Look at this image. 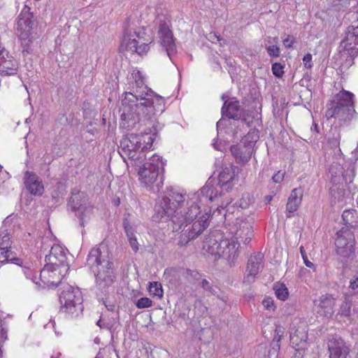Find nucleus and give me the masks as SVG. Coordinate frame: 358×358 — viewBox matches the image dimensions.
<instances>
[{
    "instance_id": "nucleus-1",
    "label": "nucleus",
    "mask_w": 358,
    "mask_h": 358,
    "mask_svg": "<svg viewBox=\"0 0 358 358\" xmlns=\"http://www.w3.org/2000/svg\"><path fill=\"white\" fill-rule=\"evenodd\" d=\"M185 196L186 194L178 191H169L165 196L158 200L153 215L156 221L171 220L175 231H179L192 222V225L180 235L178 241L180 246H185L196 238L208 227L210 217L208 213L194 220L200 213L199 203L206 204L215 201L217 198V192L214 193L212 187L206 186L187 201Z\"/></svg>"
},
{
    "instance_id": "nucleus-2",
    "label": "nucleus",
    "mask_w": 358,
    "mask_h": 358,
    "mask_svg": "<svg viewBox=\"0 0 358 358\" xmlns=\"http://www.w3.org/2000/svg\"><path fill=\"white\" fill-rule=\"evenodd\" d=\"M132 92L124 93L122 101L121 125L131 129L141 120H149L164 110L165 100L145 85V78L138 70L131 73Z\"/></svg>"
},
{
    "instance_id": "nucleus-3",
    "label": "nucleus",
    "mask_w": 358,
    "mask_h": 358,
    "mask_svg": "<svg viewBox=\"0 0 358 358\" xmlns=\"http://www.w3.org/2000/svg\"><path fill=\"white\" fill-rule=\"evenodd\" d=\"M87 264L94 274L96 285L99 289L103 291L112 285L115 280L113 263L109 258L105 244L101 243L90 250Z\"/></svg>"
},
{
    "instance_id": "nucleus-4",
    "label": "nucleus",
    "mask_w": 358,
    "mask_h": 358,
    "mask_svg": "<svg viewBox=\"0 0 358 358\" xmlns=\"http://www.w3.org/2000/svg\"><path fill=\"white\" fill-rule=\"evenodd\" d=\"M203 248L210 255L222 258L229 266H235L240 253V241L236 238L224 237L220 231H214L204 241Z\"/></svg>"
},
{
    "instance_id": "nucleus-5",
    "label": "nucleus",
    "mask_w": 358,
    "mask_h": 358,
    "mask_svg": "<svg viewBox=\"0 0 358 358\" xmlns=\"http://www.w3.org/2000/svg\"><path fill=\"white\" fill-rule=\"evenodd\" d=\"M153 141L150 134H130L120 141L119 153L127 166L138 165L146 159L145 152L152 147Z\"/></svg>"
},
{
    "instance_id": "nucleus-6",
    "label": "nucleus",
    "mask_w": 358,
    "mask_h": 358,
    "mask_svg": "<svg viewBox=\"0 0 358 358\" xmlns=\"http://www.w3.org/2000/svg\"><path fill=\"white\" fill-rule=\"evenodd\" d=\"M15 31L23 54H31L37 44L36 40L39 36L36 21L30 8L27 6L22 8L17 17Z\"/></svg>"
},
{
    "instance_id": "nucleus-7",
    "label": "nucleus",
    "mask_w": 358,
    "mask_h": 358,
    "mask_svg": "<svg viewBox=\"0 0 358 358\" xmlns=\"http://www.w3.org/2000/svg\"><path fill=\"white\" fill-rule=\"evenodd\" d=\"M354 94L343 90L334 97L332 106L326 112L327 118L334 117L339 121L352 120L356 115L354 104Z\"/></svg>"
},
{
    "instance_id": "nucleus-8",
    "label": "nucleus",
    "mask_w": 358,
    "mask_h": 358,
    "mask_svg": "<svg viewBox=\"0 0 358 358\" xmlns=\"http://www.w3.org/2000/svg\"><path fill=\"white\" fill-rule=\"evenodd\" d=\"M162 166L159 156L153 155L148 161H143L138 165L134 166L138 167V174L139 180L145 187L152 190L154 192H159L162 182L157 181L159 166Z\"/></svg>"
},
{
    "instance_id": "nucleus-9",
    "label": "nucleus",
    "mask_w": 358,
    "mask_h": 358,
    "mask_svg": "<svg viewBox=\"0 0 358 358\" xmlns=\"http://www.w3.org/2000/svg\"><path fill=\"white\" fill-rule=\"evenodd\" d=\"M61 310L72 317H78L83 310V296L78 287L66 285L59 294Z\"/></svg>"
},
{
    "instance_id": "nucleus-10",
    "label": "nucleus",
    "mask_w": 358,
    "mask_h": 358,
    "mask_svg": "<svg viewBox=\"0 0 358 358\" xmlns=\"http://www.w3.org/2000/svg\"><path fill=\"white\" fill-rule=\"evenodd\" d=\"M258 139V132L254 130L249 131L237 145L231 147V152L238 164L244 165L250 161Z\"/></svg>"
},
{
    "instance_id": "nucleus-11",
    "label": "nucleus",
    "mask_w": 358,
    "mask_h": 358,
    "mask_svg": "<svg viewBox=\"0 0 358 358\" xmlns=\"http://www.w3.org/2000/svg\"><path fill=\"white\" fill-rule=\"evenodd\" d=\"M253 219L251 217H238L230 227L228 236L241 241L244 244L250 242L252 236Z\"/></svg>"
},
{
    "instance_id": "nucleus-12",
    "label": "nucleus",
    "mask_w": 358,
    "mask_h": 358,
    "mask_svg": "<svg viewBox=\"0 0 358 358\" xmlns=\"http://www.w3.org/2000/svg\"><path fill=\"white\" fill-rule=\"evenodd\" d=\"M355 239L351 230L342 228L336 234L335 241L336 252L342 257H350L354 252Z\"/></svg>"
},
{
    "instance_id": "nucleus-13",
    "label": "nucleus",
    "mask_w": 358,
    "mask_h": 358,
    "mask_svg": "<svg viewBox=\"0 0 358 358\" xmlns=\"http://www.w3.org/2000/svg\"><path fill=\"white\" fill-rule=\"evenodd\" d=\"M69 205L80 217L82 224L92 214V208L87 203V197L84 192H73L69 199Z\"/></svg>"
},
{
    "instance_id": "nucleus-14",
    "label": "nucleus",
    "mask_w": 358,
    "mask_h": 358,
    "mask_svg": "<svg viewBox=\"0 0 358 358\" xmlns=\"http://www.w3.org/2000/svg\"><path fill=\"white\" fill-rule=\"evenodd\" d=\"M264 255L262 252H255L248 259L243 283L251 284L255 282L257 275L263 268Z\"/></svg>"
},
{
    "instance_id": "nucleus-15",
    "label": "nucleus",
    "mask_w": 358,
    "mask_h": 358,
    "mask_svg": "<svg viewBox=\"0 0 358 358\" xmlns=\"http://www.w3.org/2000/svg\"><path fill=\"white\" fill-rule=\"evenodd\" d=\"M66 274L63 268L47 264L41 271L40 278L44 285L57 287Z\"/></svg>"
},
{
    "instance_id": "nucleus-16",
    "label": "nucleus",
    "mask_w": 358,
    "mask_h": 358,
    "mask_svg": "<svg viewBox=\"0 0 358 358\" xmlns=\"http://www.w3.org/2000/svg\"><path fill=\"white\" fill-rule=\"evenodd\" d=\"M329 173L331 174V181L333 184L350 183L355 177L353 167H349L344 171L343 167L338 162L332 163L329 168Z\"/></svg>"
},
{
    "instance_id": "nucleus-17",
    "label": "nucleus",
    "mask_w": 358,
    "mask_h": 358,
    "mask_svg": "<svg viewBox=\"0 0 358 358\" xmlns=\"http://www.w3.org/2000/svg\"><path fill=\"white\" fill-rule=\"evenodd\" d=\"M47 264L63 268L66 273L69 266L66 261V250L59 245H53L49 255L45 256Z\"/></svg>"
},
{
    "instance_id": "nucleus-18",
    "label": "nucleus",
    "mask_w": 358,
    "mask_h": 358,
    "mask_svg": "<svg viewBox=\"0 0 358 358\" xmlns=\"http://www.w3.org/2000/svg\"><path fill=\"white\" fill-rule=\"evenodd\" d=\"M158 34L160 44L164 48L169 58L171 59V57L176 52V47L172 32L166 22L159 24Z\"/></svg>"
},
{
    "instance_id": "nucleus-19",
    "label": "nucleus",
    "mask_w": 358,
    "mask_h": 358,
    "mask_svg": "<svg viewBox=\"0 0 358 358\" xmlns=\"http://www.w3.org/2000/svg\"><path fill=\"white\" fill-rule=\"evenodd\" d=\"M308 338V326L306 322L298 321L293 323L290 332V342L298 350L303 349Z\"/></svg>"
},
{
    "instance_id": "nucleus-20",
    "label": "nucleus",
    "mask_w": 358,
    "mask_h": 358,
    "mask_svg": "<svg viewBox=\"0 0 358 358\" xmlns=\"http://www.w3.org/2000/svg\"><path fill=\"white\" fill-rule=\"evenodd\" d=\"M24 184L31 195L41 196L44 192L45 189L42 180L34 172H25Z\"/></svg>"
},
{
    "instance_id": "nucleus-21",
    "label": "nucleus",
    "mask_w": 358,
    "mask_h": 358,
    "mask_svg": "<svg viewBox=\"0 0 358 358\" xmlns=\"http://www.w3.org/2000/svg\"><path fill=\"white\" fill-rule=\"evenodd\" d=\"M341 45L351 55L358 54V26H350L348 28L345 38Z\"/></svg>"
},
{
    "instance_id": "nucleus-22",
    "label": "nucleus",
    "mask_w": 358,
    "mask_h": 358,
    "mask_svg": "<svg viewBox=\"0 0 358 358\" xmlns=\"http://www.w3.org/2000/svg\"><path fill=\"white\" fill-rule=\"evenodd\" d=\"M330 358H348V348L341 338H333L328 341Z\"/></svg>"
},
{
    "instance_id": "nucleus-23",
    "label": "nucleus",
    "mask_w": 358,
    "mask_h": 358,
    "mask_svg": "<svg viewBox=\"0 0 358 358\" xmlns=\"http://www.w3.org/2000/svg\"><path fill=\"white\" fill-rule=\"evenodd\" d=\"M237 175V167L231 163L224 164L218 174V183L221 185L231 182Z\"/></svg>"
},
{
    "instance_id": "nucleus-24",
    "label": "nucleus",
    "mask_w": 358,
    "mask_h": 358,
    "mask_svg": "<svg viewBox=\"0 0 358 358\" xmlns=\"http://www.w3.org/2000/svg\"><path fill=\"white\" fill-rule=\"evenodd\" d=\"M222 114L229 119L238 120L241 117L239 101L235 98L225 101L222 108Z\"/></svg>"
},
{
    "instance_id": "nucleus-25",
    "label": "nucleus",
    "mask_w": 358,
    "mask_h": 358,
    "mask_svg": "<svg viewBox=\"0 0 358 358\" xmlns=\"http://www.w3.org/2000/svg\"><path fill=\"white\" fill-rule=\"evenodd\" d=\"M19 64L13 57L5 56L0 63V74L2 76H12L17 73Z\"/></svg>"
},
{
    "instance_id": "nucleus-26",
    "label": "nucleus",
    "mask_w": 358,
    "mask_h": 358,
    "mask_svg": "<svg viewBox=\"0 0 358 358\" xmlns=\"http://www.w3.org/2000/svg\"><path fill=\"white\" fill-rule=\"evenodd\" d=\"M335 305L336 299L331 294L322 295L319 299L320 312L327 317H330L334 315Z\"/></svg>"
},
{
    "instance_id": "nucleus-27",
    "label": "nucleus",
    "mask_w": 358,
    "mask_h": 358,
    "mask_svg": "<svg viewBox=\"0 0 358 358\" xmlns=\"http://www.w3.org/2000/svg\"><path fill=\"white\" fill-rule=\"evenodd\" d=\"M141 38L136 31H125L121 42V48L122 50L133 52L136 50V45L140 43Z\"/></svg>"
},
{
    "instance_id": "nucleus-28",
    "label": "nucleus",
    "mask_w": 358,
    "mask_h": 358,
    "mask_svg": "<svg viewBox=\"0 0 358 358\" xmlns=\"http://www.w3.org/2000/svg\"><path fill=\"white\" fill-rule=\"evenodd\" d=\"M303 196V189L301 188L294 189L290 196L288 198L287 203V210L289 214L287 215V217H291V213L295 212L299 208Z\"/></svg>"
},
{
    "instance_id": "nucleus-29",
    "label": "nucleus",
    "mask_w": 358,
    "mask_h": 358,
    "mask_svg": "<svg viewBox=\"0 0 358 358\" xmlns=\"http://www.w3.org/2000/svg\"><path fill=\"white\" fill-rule=\"evenodd\" d=\"M0 263H12L22 266L23 261L20 258L16 257L15 254L13 253L10 248L0 247Z\"/></svg>"
},
{
    "instance_id": "nucleus-30",
    "label": "nucleus",
    "mask_w": 358,
    "mask_h": 358,
    "mask_svg": "<svg viewBox=\"0 0 358 358\" xmlns=\"http://www.w3.org/2000/svg\"><path fill=\"white\" fill-rule=\"evenodd\" d=\"M342 185L343 183H336L330 187V194L335 202H341L346 196V191L343 189Z\"/></svg>"
},
{
    "instance_id": "nucleus-31",
    "label": "nucleus",
    "mask_w": 358,
    "mask_h": 358,
    "mask_svg": "<svg viewBox=\"0 0 358 358\" xmlns=\"http://www.w3.org/2000/svg\"><path fill=\"white\" fill-rule=\"evenodd\" d=\"M124 228L125 230L126 235L128 238V241L132 250L136 252L138 250V243L137 238L135 236L134 229L131 226H130L125 221L124 222Z\"/></svg>"
},
{
    "instance_id": "nucleus-32",
    "label": "nucleus",
    "mask_w": 358,
    "mask_h": 358,
    "mask_svg": "<svg viewBox=\"0 0 358 358\" xmlns=\"http://www.w3.org/2000/svg\"><path fill=\"white\" fill-rule=\"evenodd\" d=\"M341 134L339 132H335L333 134L332 137L328 138L327 144L328 146L332 150H337V154L339 155H342L341 150L340 148Z\"/></svg>"
},
{
    "instance_id": "nucleus-33",
    "label": "nucleus",
    "mask_w": 358,
    "mask_h": 358,
    "mask_svg": "<svg viewBox=\"0 0 358 358\" xmlns=\"http://www.w3.org/2000/svg\"><path fill=\"white\" fill-rule=\"evenodd\" d=\"M273 289L276 297L281 300L285 301L289 296L288 289L284 284L277 283L274 285Z\"/></svg>"
},
{
    "instance_id": "nucleus-34",
    "label": "nucleus",
    "mask_w": 358,
    "mask_h": 358,
    "mask_svg": "<svg viewBox=\"0 0 358 358\" xmlns=\"http://www.w3.org/2000/svg\"><path fill=\"white\" fill-rule=\"evenodd\" d=\"M148 291L153 296L161 299L163 296L164 291L162 285L159 282H151L148 286Z\"/></svg>"
},
{
    "instance_id": "nucleus-35",
    "label": "nucleus",
    "mask_w": 358,
    "mask_h": 358,
    "mask_svg": "<svg viewBox=\"0 0 358 358\" xmlns=\"http://www.w3.org/2000/svg\"><path fill=\"white\" fill-rule=\"evenodd\" d=\"M11 243L10 234L6 230L0 231V247L10 248Z\"/></svg>"
},
{
    "instance_id": "nucleus-36",
    "label": "nucleus",
    "mask_w": 358,
    "mask_h": 358,
    "mask_svg": "<svg viewBox=\"0 0 358 358\" xmlns=\"http://www.w3.org/2000/svg\"><path fill=\"white\" fill-rule=\"evenodd\" d=\"M356 210H344L342 214V218L347 224L353 225L355 223Z\"/></svg>"
},
{
    "instance_id": "nucleus-37",
    "label": "nucleus",
    "mask_w": 358,
    "mask_h": 358,
    "mask_svg": "<svg viewBox=\"0 0 358 358\" xmlns=\"http://www.w3.org/2000/svg\"><path fill=\"white\" fill-rule=\"evenodd\" d=\"M253 202L252 197L248 194H243L239 200L238 204L241 208H247Z\"/></svg>"
},
{
    "instance_id": "nucleus-38",
    "label": "nucleus",
    "mask_w": 358,
    "mask_h": 358,
    "mask_svg": "<svg viewBox=\"0 0 358 358\" xmlns=\"http://www.w3.org/2000/svg\"><path fill=\"white\" fill-rule=\"evenodd\" d=\"M152 302L151 299H150L148 297H142V298L139 299L136 303V306L138 308H149V307L152 306Z\"/></svg>"
},
{
    "instance_id": "nucleus-39",
    "label": "nucleus",
    "mask_w": 358,
    "mask_h": 358,
    "mask_svg": "<svg viewBox=\"0 0 358 358\" xmlns=\"http://www.w3.org/2000/svg\"><path fill=\"white\" fill-rule=\"evenodd\" d=\"M283 66L280 63H274L272 64V72L278 78H281L284 74Z\"/></svg>"
},
{
    "instance_id": "nucleus-40",
    "label": "nucleus",
    "mask_w": 358,
    "mask_h": 358,
    "mask_svg": "<svg viewBox=\"0 0 358 358\" xmlns=\"http://www.w3.org/2000/svg\"><path fill=\"white\" fill-rule=\"evenodd\" d=\"M149 50V46L145 43H141L140 45L137 44L136 50H134L132 53L136 52L140 55L145 54Z\"/></svg>"
},
{
    "instance_id": "nucleus-41",
    "label": "nucleus",
    "mask_w": 358,
    "mask_h": 358,
    "mask_svg": "<svg viewBox=\"0 0 358 358\" xmlns=\"http://www.w3.org/2000/svg\"><path fill=\"white\" fill-rule=\"evenodd\" d=\"M300 252L301 254V257H302V259L303 260V263L305 264V265L308 268H313L314 264L310 261H309V259L307 257V255L306 253V251L304 250V248L303 246L300 247Z\"/></svg>"
},
{
    "instance_id": "nucleus-42",
    "label": "nucleus",
    "mask_w": 358,
    "mask_h": 358,
    "mask_svg": "<svg viewBox=\"0 0 358 358\" xmlns=\"http://www.w3.org/2000/svg\"><path fill=\"white\" fill-rule=\"evenodd\" d=\"M266 50L271 57H278L280 53V48L276 45L266 47Z\"/></svg>"
},
{
    "instance_id": "nucleus-43",
    "label": "nucleus",
    "mask_w": 358,
    "mask_h": 358,
    "mask_svg": "<svg viewBox=\"0 0 358 358\" xmlns=\"http://www.w3.org/2000/svg\"><path fill=\"white\" fill-rule=\"evenodd\" d=\"M201 287L203 289H204L205 290L209 292L210 293H211L213 294H215V292H215V288L212 287L210 285V282L207 280L203 279L201 281Z\"/></svg>"
},
{
    "instance_id": "nucleus-44",
    "label": "nucleus",
    "mask_w": 358,
    "mask_h": 358,
    "mask_svg": "<svg viewBox=\"0 0 358 358\" xmlns=\"http://www.w3.org/2000/svg\"><path fill=\"white\" fill-rule=\"evenodd\" d=\"M303 63L306 69H311L313 65L312 62V55L310 53L305 55L303 58Z\"/></svg>"
},
{
    "instance_id": "nucleus-45",
    "label": "nucleus",
    "mask_w": 358,
    "mask_h": 358,
    "mask_svg": "<svg viewBox=\"0 0 358 358\" xmlns=\"http://www.w3.org/2000/svg\"><path fill=\"white\" fill-rule=\"evenodd\" d=\"M284 177H285V172L279 171L273 176L272 180H273V182H275V183H280L283 180Z\"/></svg>"
},
{
    "instance_id": "nucleus-46",
    "label": "nucleus",
    "mask_w": 358,
    "mask_h": 358,
    "mask_svg": "<svg viewBox=\"0 0 358 358\" xmlns=\"http://www.w3.org/2000/svg\"><path fill=\"white\" fill-rule=\"evenodd\" d=\"M262 304L267 310H274L273 300L271 298H266L263 300Z\"/></svg>"
},
{
    "instance_id": "nucleus-47",
    "label": "nucleus",
    "mask_w": 358,
    "mask_h": 358,
    "mask_svg": "<svg viewBox=\"0 0 358 358\" xmlns=\"http://www.w3.org/2000/svg\"><path fill=\"white\" fill-rule=\"evenodd\" d=\"M283 45L287 48H290L292 47V45L295 42V39L292 36H287L284 40H283Z\"/></svg>"
},
{
    "instance_id": "nucleus-48",
    "label": "nucleus",
    "mask_w": 358,
    "mask_h": 358,
    "mask_svg": "<svg viewBox=\"0 0 358 358\" xmlns=\"http://www.w3.org/2000/svg\"><path fill=\"white\" fill-rule=\"evenodd\" d=\"M351 304L350 303L345 299L343 304L341 306V311L343 314L348 315L350 311Z\"/></svg>"
},
{
    "instance_id": "nucleus-49",
    "label": "nucleus",
    "mask_w": 358,
    "mask_h": 358,
    "mask_svg": "<svg viewBox=\"0 0 358 358\" xmlns=\"http://www.w3.org/2000/svg\"><path fill=\"white\" fill-rule=\"evenodd\" d=\"M283 332V329L280 327H278L275 330V336L273 338V341H276L277 343H278L280 341Z\"/></svg>"
},
{
    "instance_id": "nucleus-50",
    "label": "nucleus",
    "mask_w": 358,
    "mask_h": 358,
    "mask_svg": "<svg viewBox=\"0 0 358 358\" xmlns=\"http://www.w3.org/2000/svg\"><path fill=\"white\" fill-rule=\"evenodd\" d=\"M7 339V331L0 326V340L4 342Z\"/></svg>"
},
{
    "instance_id": "nucleus-51",
    "label": "nucleus",
    "mask_w": 358,
    "mask_h": 358,
    "mask_svg": "<svg viewBox=\"0 0 358 358\" xmlns=\"http://www.w3.org/2000/svg\"><path fill=\"white\" fill-rule=\"evenodd\" d=\"M350 287L353 289L358 287V278H355L350 281Z\"/></svg>"
},
{
    "instance_id": "nucleus-52",
    "label": "nucleus",
    "mask_w": 358,
    "mask_h": 358,
    "mask_svg": "<svg viewBox=\"0 0 358 358\" xmlns=\"http://www.w3.org/2000/svg\"><path fill=\"white\" fill-rule=\"evenodd\" d=\"M215 39H216L217 41H220V37L217 36L215 34H210V40H211L212 42H214Z\"/></svg>"
},
{
    "instance_id": "nucleus-53",
    "label": "nucleus",
    "mask_w": 358,
    "mask_h": 358,
    "mask_svg": "<svg viewBox=\"0 0 358 358\" xmlns=\"http://www.w3.org/2000/svg\"><path fill=\"white\" fill-rule=\"evenodd\" d=\"M106 306L108 310H111V311L114 310V308H115V306L114 305H108V306L106 305Z\"/></svg>"
},
{
    "instance_id": "nucleus-54",
    "label": "nucleus",
    "mask_w": 358,
    "mask_h": 358,
    "mask_svg": "<svg viewBox=\"0 0 358 358\" xmlns=\"http://www.w3.org/2000/svg\"><path fill=\"white\" fill-rule=\"evenodd\" d=\"M223 124V120H220L217 122V128H220L222 125Z\"/></svg>"
},
{
    "instance_id": "nucleus-55",
    "label": "nucleus",
    "mask_w": 358,
    "mask_h": 358,
    "mask_svg": "<svg viewBox=\"0 0 358 358\" xmlns=\"http://www.w3.org/2000/svg\"><path fill=\"white\" fill-rule=\"evenodd\" d=\"M313 126H314V127H313H313H311V129H312V130H313V129H314V130L317 133V132H318V130H317V124H314Z\"/></svg>"
},
{
    "instance_id": "nucleus-56",
    "label": "nucleus",
    "mask_w": 358,
    "mask_h": 358,
    "mask_svg": "<svg viewBox=\"0 0 358 358\" xmlns=\"http://www.w3.org/2000/svg\"><path fill=\"white\" fill-rule=\"evenodd\" d=\"M4 6V3L3 0H0V8H2Z\"/></svg>"
},
{
    "instance_id": "nucleus-57",
    "label": "nucleus",
    "mask_w": 358,
    "mask_h": 358,
    "mask_svg": "<svg viewBox=\"0 0 358 358\" xmlns=\"http://www.w3.org/2000/svg\"><path fill=\"white\" fill-rule=\"evenodd\" d=\"M24 273L26 275H27V272L29 271L28 268H23Z\"/></svg>"
},
{
    "instance_id": "nucleus-58",
    "label": "nucleus",
    "mask_w": 358,
    "mask_h": 358,
    "mask_svg": "<svg viewBox=\"0 0 358 358\" xmlns=\"http://www.w3.org/2000/svg\"><path fill=\"white\" fill-rule=\"evenodd\" d=\"M224 210V208L222 207V209H220L219 208H217V210L219 212V213H221V210Z\"/></svg>"
},
{
    "instance_id": "nucleus-59",
    "label": "nucleus",
    "mask_w": 358,
    "mask_h": 358,
    "mask_svg": "<svg viewBox=\"0 0 358 358\" xmlns=\"http://www.w3.org/2000/svg\"><path fill=\"white\" fill-rule=\"evenodd\" d=\"M213 146L215 149L218 150L219 148L217 147L216 143H213Z\"/></svg>"
},
{
    "instance_id": "nucleus-60",
    "label": "nucleus",
    "mask_w": 358,
    "mask_h": 358,
    "mask_svg": "<svg viewBox=\"0 0 358 358\" xmlns=\"http://www.w3.org/2000/svg\"><path fill=\"white\" fill-rule=\"evenodd\" d=\"M273 41H274V42H275V43H276V42H277V41H278V38H273Z\"/></svg>"
},
{
    "instance_id": "nucleus-61",
    "label": "nucleus",
    "mask_w": 358,
    "mask_h": 358,
    "mask_svg": "<svg viewBox=\"0 0 358 358\" xmlns=\"http://www.w3.org/2000/svg\"><path fill=\"white\" fill-rule=\"evenodd\" d=\"M271 200V198H268V201H270Z\"/></svg>"
},
{
    "instance_id": "nucleus-62",
    "label": "nucleus",
    "mask_w": 358,
    "mask_h": 358,
    "mask_svg": "<svg viewBox=\"0 0 358 358\" xmlns=\"http://www.w3.org/2000/svg\"><path fill=\"white\" fill-rule=\"evenodd\" d=\"M95 358H99V357H95Z\"/></svg>"
}]
</instances>
